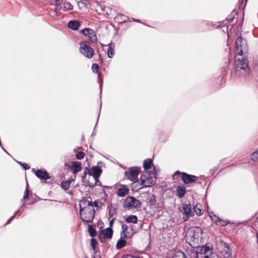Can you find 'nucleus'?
<instances>
[{"label": "nucleus", "instance_id": "nucleus-1", "mask_svg": "<svg viewBox=\"0 0 258 258\" xmlns=\"http://www.w3.org/2000/svg\"><path fill=\"white\" fill-rule=\"evenodd\" d=\"M89 204V201L83 199L80 202V218L84 223H92L95 216V210L92 206H87Z\"/></svg>", "mask_w": 258, "mask_h": 258}, {"label": "nucleus", "instance_id": "nucleus-2", "mask_svg": "<svg viewBox=\"0 0 258 258\" xmlns=\"http://www.w3.org/2000/svg\"><path fill=\"white\" fill-rule=\"evenodd\" d=\"M235 67L237 75L239 74L242 76H245L249 72L248 60L246 58H243L242 55L239 56L236 54Z\"/></svg>", "mask_w": 258, "mask_h": 258}, {"label": "nucleus", "instance_id": "nucleus-3", "mask_svg": "<svg viewBox=\"0 0 258 258\" xmlns=\"http://www.w3.org/2000/svg\"><path fill=\"white\" fill-rule=\"evenodd\" d=\"M156 178L155 168L154 167L153 170L146 171L141 175L140 181L142 188L152 186L155 184Z\"/></svg>", "mask_w": 258, "mask_h": 258}, {"label": "nucleus", "instance_id": "nucleus-4", "mask_svg": "<svg viewBox=\"0 0 258 258\" xmlns=\"http://www.w3.org/2000/svg\"><path fill=\"white\" fill-rule=\"evenodd\" d=\"M213 253L212 248L204 245L197 249L196 258H212Z\"/></svg>", "mask_w": 258, "mask_h": 258}, {"label": "nucleus", "instance_id": "nucleus-5", "mask_svg": "<svg viewBox=\"0 0 258 258\" xmlns=\"http://www.w3.org/2000/svg\"><path fill=\"white\" fill-rule=\"evenodd\" d=\"M178 175H181V179L185 184L192 183L197 181L199 179L198 176L190 175L184 172L180 173L178 171L174 173L173 175V177L175 178V177L177 176Z\"/></svg>", "mask_w": 258, "mask_h": 258}, {"label": "nucleus", "instance_id": "nucleus-6", "mask_svg": "<svg viewBox=\"0 0 258 258\" xmlns=\"http://www.w3.org/2000/svg\"><path fill=\"white\" fill-rule=\"evenodd\" d=\"M140 168L137 167H133L130 168L125 172V176L134 183L138 181V175L140 173Z\"/></svg>", "mask_w": 258, "mask_h": 258}, {"label": "nucleus", "instance_id": "nucleus-7", "mask_svg": "<svg viewBox=\"0 0 258 258\" xmlns=\"http://www.w3.org/2000/svg\"><path fill=\"white\" fill-rule=\"evenodd\" d=\"M80 51L85 57L89 58H91L94 53V50L86 41L80 43Z\"/></svg>", "mask_w": 258, "mask_h": 258}, {"label": "nucleus", "instance_id": "nucleus-8", "mask_svg": "<svg viewBox=\"0 0 258 258\" xmlns=\"http://www.w3.org/2000/svg\"><path fill=\"white\" fill-rule=\"evenodd\" d=\"M246 44L245 41L243 40L241 36L237 38L235 41V53L236 55L241 56L243 54V50H246Z\"/></svg>", "mask_w": 258, "mask_h": 258}, {"label": "nucleus", "instance_id": "nucleus-9", "mask_svg": "<svg viewBox=\"0 0 258 258\" xmlns=\"http://www.w3.org/2000/svg\"><path fill=\"white\" fill-rule=\"evenodd\" d=\"M85 171H88V174L90 176H92L95 181V184L98 185L99 182L98 178L102 172L101 168L98 166H93L91 169L86 168Z\"/></svg>", "mask_w": 258, "mask_h": 258}, {"label": "nucleus", "instance_id": "nucleus-10", "mask_svg": "<svg viewBox=\"0 0 258 258\" xmlns=\"http://www.w3.org/2000/svg\"><path fill=\"white\" fill-rule=\"evenodd\" d=\"M141 202L136 198L128 196L124 201L123 206L124 208H137L140 207Z\"/></svg>", "mask_w": 258, "mask_h": 258}, {"label": "nucleus", "instance_id": "nucleus-11", "mask_svg": "<svg viewBox=\"0 0 258 258\" xmlns=\"http://www.w3.org/2000/svg\"><path fill=\"white\" fill-rule=\"evenodd\" d=\"M191 209L192 207L190 204H184L182 205V214H184L185 216V217L183 218V221H187L189 218L193 217L194 216V212L192 211Z\"/></svg>", "mask_w": 258, "mask_h": 258}, {"label": "nucleus", "instance_id": "nucleus-12", "mask_svg": "<svg viewBox=\"0 0 258 258\" xmlns=\"http://www.w3.org/2000/svg\"><path fill=\"white\" fill-rule=\"evenodd\" d=\"M113 230L111 228H107L102 230L99 235V238L101 242H104L106 238L110 239L112 237Z\"/></svg>", "mask_w": 258, "mask_h": 258}, {"label": "nucleus", "instance_id": "nucleus-13", "mask_svg": "<svg viewBox=\"0 0 258 258\" xmlns=\"http://www.w3.org/2000/svg\"><path fill=\"white\" fill-rule=\"evenodd\" d=\"M81 32L85 36H88L92 42H96L97 38L95 32L90 28H85L81 31Z\"/></svg>", "mask_w": 258, "mask_h": 258}, {"label": "nucleus", "instance_id": "nucleus-14", "mask_svg": "<svg viewBox=\"0 0 258 258\" xmlns=\"http://www.w3.org/2000/svg\"><path fill=\"white\" fill-rule=\"evenodd\" d=\"M36 176L40 179H49L50 177L45 170L38 169L35 172Z\"/></svg>", "mask_w": 258, "mask_h": 258}, {"label": "nucleus", "instance_id": "nucleus-15", "mask_svg": "<svg viewBox=\"0 0 258 258\" xmlns=\"http://www.w3.org/2000/svg\"><path fill=\"white\" fill-rule=\"evenodd\" d=\"M222 255L224 258H232L231 250L228 245L224 244L222 250L221 251Z\"/></svg>", "mask_w": 258, "mask_h": 258}, {"label": "nucleus", "instance_id": "nucleus-16", "mask_svg": "<svg viewBox=\"0 0 258 258\" xmlns=\"http://www.w3.org/2000/svg\"><path fill=\"white\" fill-rule=\"evenodd\" d=\"M128 188L125 185H121L118 188L116 194L118 197H123L128 194Z\"/></svg>", "mask_w": 258, "mask_h": 258}, {"label": "nucleus", "instance_id": "nucleus-17", "mask_svg": "<svg viewBox=\"0 0 258 258\" xmlns=\"http://www.w3.org/2000/svg\"><path fill=\"white\" fill-rule=\"evenodd\" d=\"M82 170V164L80 162L76 161L72 163V170L74 174Z\"/></svg>", "mask_w": 258, "mask_h": 258}, {"label": "nucleus", "instance_id": "nucleus-18", "mask_svg": "<svg viewBox=\"0 0 258 258\" xmlns=\"http://www.w3.org/2000/svg\"><path fill=\"white\" fill-rule=\"evenodd\" d=\"M68 27L74 30H77L79 29L80 24L78 21L72 20L68 23Z\"/></svg>", "mask_w": 258, "mask_h": 258}, {"label": "nucleus", "instance_id": "nucleus-19", "mask_svg": "<svg viewBox=\"0 0 258 258\" xmlns=\"http://www.w3.org/2000/svg\"><path fill=\"white\" fill-rule=\"evenodd\" d=\"M177 195L179 198H183L185 194L186 188L184 186H178L177 187Z\"/></svg>", "mask_w": 258, "mask_h": 258}, {"label": "nucleus", "instance_id": "nucleus-20", "mask_svg": "<svg viewBox=\"0 0 258 258\" xmlns=\"http://www.w3.org/2000/svg\"><path fill=\"white\" fill-rule=\"evenodd\" d=\"M108 46L107 55L109 58H112L114 54L115 45L114 43H110Z\"/></svg>", "mask_w": 258, "mask_h": 258}, {"label": "nucleus", "instance_id": "nucleus-21", "mask_svg": "<svg viewBox=\"0 0 258 258\" xmlns=\"http://www.w3.org/2000/svg\"><path fill=\"white\" fill-rule=\"evenodd\" d=\"M87 174V171L85 170L83 173V176L82 177V180H83V182L85 184V185L86 186H89L90 187H93L95 185H96V184H95V183L90 182L89 181H88V180L86 178Z\"/></svg>", "mask_w": 258, "mask_h": 258}, {"label": "nucleus", "instance_id": "nucleus-22", "mask_svg": "<svg viewBox=\"0 0 258 258\" xmlns=\"http://www.w3.org/2000/svg\"><path fill=\"white\" fill-rule=\"evenodd\" d=\"M124 238L123 236H121L120 239L117 241L116 247L117 249H120L123 247L126 243V240L123 239Z\"/></svg>", "mask_w": 258, "mask_h": 258}, {"label": "nucleus", "instance_id": "nucleus-23", "mask_svg": "<svg viewBox=\"0 0 258 258\" xmlns=\"http://www.w3.org/2000/svg\"><path fill=\"white\" fill-rule=\"evenodd\" d=\"M152 165V160L150 158H147L144 160L143 167L147 170L151 168Z\"/></svg>", "mask_w": 258, "mask_h": 258}, {"label": "nucleus", "instance_id": "nucleus-24", "mask_svg": "<svg viewBox=\"0 0 258 258\" xmlns=\"http://www.w3.org/2000/svg\"><path fill=\"white\" fill-rule=\"evenodd\" d=\"M125 221L127 223H133L136 224L138 222V218L135 215H131L126 218Z\"/></svg>", "mask_w": 258, "mask_h": 258}, {"label": "nucleus", "instance_id": "nucleus-25", "mask_svg": "<svg viewBox=\"0 0 258 258\" xmlns=\"http://www.w3.org/2000/svg\"><path fill=\"white\" fill-rule=\"evenodd\" d=\"M63 10L67 11L69 10H72L73 9V6L69 2H64L63 3Z\"/></svg>", "mask_w": 258, "mask_h": 258}, {"label": "nucleus", "instance_id": "nucleus-26", "mask_svg": "<svg viewBox=\"0 0 258 258\" xmlns=\"http://www.w3.org/2000/svg\"><path fill=\"white\" fill-rule=\"evenodd\" d=\"M116 19L118 21H120L119 23H125L128 21V18L126 17L124 15L119 14L116 17Z\"/></svg>", "mask_w": 258, "mask_h": 258}, {"label": "nucleus", "instance_id": "nucleus-27", "mask_svg": "<svg viewBox=\"0 0 258 258\" xmlns=\"http://www.w3.org/2000/svg\"><path fill=\"white\" fill-rule=\"evenodd\" d=\"M194 211L197 215H202L203 214V211L201 209V205L200 204H196L194 207Z\"/></svg>", "mask_w": 258, "mask_h": 258}, {"label": "nucleus", "instance_id": "nucleus-28", "mask_svg": "<svg viewBox=\"0 0 258 258\" xmlns=\"http://www.w3.org/2000/svg\"><path fill=\"white\" fill-rule=\"evenodd\" d=\"M71 183V180H67L66 181H62L61 182V187L63 189H64L65 190H67L69 189L70 186V184Z\"/></svg>", "mask_w": 258, "mask_h": 258}, {"label": "nucleus", "instance_id": "nucleus-29", "mask_svg": "<svg viewBox=\"0 0 258 258\" xmlns=\"http://www.w3.org/2000/svg\"><path fill=\"white\" fill-rule=\"evenodd\" d=\"M107 208L109 210V217H112L115 214V209L113 208L111 205L108 206Z\"/></svg>", "mask_w": 258, "mask_h": 258}, {"label": "nucleus", "instance_id": "nucleus-30", "mask_svg": "<svg viewBox=\"0 0 258 258\" xmlns=\"http://www.w3.org/2000/svg\"><path fill=\"white\" fill-rule=\"evenodd\" d=\"M122 232L121 233V236H123L124 237H126V231L128 229V226L124 224H123L121 226Z\"/></svg>", "mask_w": 258, "mask_h": 258}, {"label": "nucleus", "instance_id": "nucleus-31", "mask_svg": "<svg viewBox=\"0 0 258 258\" xmlns=\"http://www.w3.org/2000/svg\"><path fill=\"white\" fill-rule=\"evenodd\" d=\"M156 203V197L154 195H151L149 201V204L151 206H154Z\"/></svg>", "mask_w": 258, "mask_h": 258}, {"label": "nucleus", "instance_id": "nucleus-32", "mask_svg": "<svg viewBox=\"0 0 258 258\" xmlns=\"http://www.w3.org/2000/svg\"><path fill=\"white\" fill-rule=\"evenodd\" d=\"M88 231L90 236L92 237H95L96 234V231L93 229L92 226L88 225Z\"/></svg>", "mask_w": 258, "mask_h": 258}, {"label": "nucleus", "instance_id": "nucleus-33", "mask_svg": "<svg viewBox=\"0 0 258 258\" xmlns=\"http://www.w3.org/2000/svg\"><path fill=\"white\" fill-rule=\"evenodd\" d=\"M250 159L254 162L258 160V152L256 151L251 154Z\"/></svg>", "mask_w": 258, "mask_h": 258}, {"label": "nucleus", "instance_id": "nucleus-34", "mask_svg": "<svg viewBox=\"0 0 258 258\" xmlns=\"http://www.w3.org/2000/svg\"><path fill=\"white\" fill-rule=\"evenodd\" d=\"M62 0H51V3L52 5H55L57 7H60Z\"/></svg>", "mask_w": 258, "mask_h": 258}, {"label": "nucleus", "instance_id": "nucleus-35", "mask_svg": "<svg viewBox=\"0 0 258 258\" xmlns=\"http://www.w3.org/2000/svg\"><path fill=\"white\" fill-rule=\"evenodd\" d=\"M216 223H219V224H220L222 226H224L227 225V224L229 222H227L226 221H224V220H221L219 218H217V219L216 220Z\"/></svg>", "mask_w": 258, "mask_h": 258}, {"label": "nucleus", "instance_id": "nucleus-36", "mask_svg": "<svg viewBox=\"0 0 258 258\" xmlns=\"http://www.w3.org/2000/svg\"><path fill=\"white\" fill-rule=\"evenodd\" d=\"M85 156V154L81 151H78L76 155V157L77 159L81 160Z\"/></svg>", "mask_w": 258, "mask_h": 258}, {"label": "nucleus", "instance_id": "nucleus-37", "mask_svg": "<svg viewBox=\"0 0 258 258\" xmlns=\"http://www.w3.org/2000/svg\"><path fill=\"white\" fill-rule=\"evenodd\" d=\"M99 79V87L100 89V94L102 93V85H103V77L101 74H99L98 76Z\"/></svg>", "mask_w": 258, "mask_h": 258}, {"label": "nucleus", "instance_id": "nucleus-38", "mask_svg": "<svg viewBox=\"0 0 258 258\" xmlns=\"http://www.w3.org/2000/svg\"><path fill=\"white\" fill-rule=\"evenodd\" d=\"M92 70L94 73H98L99 70L98 65L97 63H93L92 66Z\"/></svg>", "mask_w": 258, "mask_h": 258}, {"label": "nucleus", "instance_id": "nucleus-39", "mask_svg": "<svg viewBox=\"0 0 258 258\" xmlns=\"http://www.w3.org/2000/svg\"><path fill=\"white\" fill-rule=\"evenodd\" d=\"M61 9V6L60 7H57L54 9V12L56 13L57 16L60 15V10Z\"/></svg>", "mask_w": 258, "mask_h": 258}, {"label": "nucleus", "instance_id": "nucleus-40", "mask_svg": "<svg viewBox=\"0 0 258 258\" xmlns=\"http://www.w3.org/2000/svg\"><path fill=\"white\" fill-rule=\"evenodd\" d=\"M91 245H92V248L93 249H95L96 244H97L96 240L94 238H92L91 240Z\"/></svg>", "mask_w": 258, "mask_h": 258}, {"label": "nucleus", "instance_id": "nucleus-41", "mask_svg": "<svg viewBox=\"0 0 258 258\" xmlns=\"http://www.w3.org/2000/svg\"><path fill=\"white\" fill-rule=\"evenodd\" d=\"M89 204L88 205H87V206H92V208L94 209V207H97L98 206V203L97 202H91L90 201H89Z\"/></svg>", "mask_w": 258, "mask_h": 258}, {"label": "nucleus", "instance_id": "nucleus-42", "mask_svg": "<svg viewBox=\"0 0 258 258\" xmlns=\"http://www.w3.org/2000/svg\"><path fill=\"white\" fill-rule=\"evenodd\" d=\"M18 163L19 164L23 166V168H24V169H25V170L29 169L30 168V166H28V165L27 164H26V163H22V162H18Z\"/></svg>", "mask_w": 258, "mask_h": 258}, {"label": "nucleus", "instance_id": "nucleus-43", "mask_svg": "<svg viewBox=\"0 0 258 258\" xmlns=\"http://www.w3.org/2000/svg\"><path fill=\"white\" fill-rule=\"evenodd\" d=\"M173 258H187L183 252H180L178 253L177 256H175Z\"/></svg>", "mask_w": 258, "mask_h": 258}, {"label": "nucleus", "instance_id": "nucleus-44", "mask_svg": "<svg viewBox=\"0 0 258 258\" xmlns=\"http://www.w3.org/2000/svg\"><path fill=\"white\" fill-rule=\"evenodd\" d=\"M28 195H29V190L28 189H26L25 192H24V196H23V199H26L28 198Z\"/></svg>", "mask_w": 258, "mask_h": 258}, {"label": "nucleus", "instance_id": "nucleus-45", "mask_svg": "<svg viewBox=\"0 0 258 258\" xmlns=\"http://www.w3.org/2000/svg\"><path fill=\"white\" fill-rule=\"evenodd\" d=\"M121 258H134V256L131 254H126L122 256Z\"/></svg>", "mask_w": 258, "mask_h": 258}, {"label": "nucleus", "instance_id": "nucleus-46", "mask_svg": "<svg viewBox=\"0 0 258 258\" xmlns=\"http://www.w3.org/2000/svg\"><path fill=\"white\" fill-rule=\"evenodd\" d=\"M15 215H13L12 217H11V218L10 219H9L6 223V224H10L11 221L14 219V218H15Z\"/></svg>", "mask_w": 258, "mask_h": 258}, {"label": "nucleus", "instance_id": "nucleus-47", "mask_svg": "<svg viewBox=\"0 0 258 258\" xmlns=\"http://www.w3.org/2000/svg\"><path fill=\"white\" fill-rule=\"evenodd\" d=\"M81 2L85 5H88L89 4V2L88 0H82Z\"/></svg>", "mask_w": 258, "mask_h": 258}, {"label": "nucleus", "instance_id": "nucleus-48", "mask_svg": "<svg viewBox=\"0 0 258 258\" xmlns=\"http://www.w3.org/2000/svg\"><path fill=\"white\" fill-rule=\"evenodd\" d=\"M130 21H135V22H140V21L139 20H138V19H135L134 18H132Z\"/></svg>", "mask_w": 258, "mask_h": 258}, {"label": "nucleus", "instance_id": "nucleus-49", "mask_svg": "<svg viewBox=\"0 0 258 258\" xmlns=\"http://www.w3.org/2000/svg\"><path fill=\"white\" fill-rule=\"evenodd\" d=\"M113 222H114V220L112 219V220H111L110 222H109V226H110V228H111L113 224Z\"/></svg>", "mask_w": 258, "mask_h": 258}, {"label": "nucleus", "instance_id": "nucleus-50", "mask_svg": "<svg viewBox=\"0 0 258 258\" xmlns=\"http://www.w3.org/2000/svg\"><path fill=\"white\" fill-rule=\"evenodd\" d=\"M20 214H21V213H20V209H19L18 210H17V211L15 212V214H14V215H15V216H16V215H20Z\"/></svg>", "mask_w": 258, "mask_h": 258}, {"label": "nucleus", "instance_id": "nucleus-51", "mask_svg": "<svg viewBox=\"0 0 258 258\" xmlns=\"http://www.w3.org/2000/svg\"><path fill=\"white\" fill-rule=\"evenodd\" d=\"M94 258H101V256L100 255L95 254L94 256Z\"/></svg>", "mask_w": 258, "mask_h": 258}, {"label": "nucleus", "instance_id": "nucleus-52", "mask_svg": "<svg viewBox=\"0 0 258 258\" xmlns=\"http://www.w3.org/2000/svg\"><path fill=\"white\" fill-rule=\"evenodd\" d=\"M78 149H82V148H81V147L78 148V149H76V150H75V151H78Z\"/></svg>", "mask_w": 258, "mask_h": 258}, {"label": "nucleus", "instance_id": "nucleus-53", "mask_svg": "<svg viewBox=\"0 0 258 258\" xmlns=\"http://www.w3.org/2000/svg\"><path fill=\"white\" fill-rule=\"evenodd\" d=\"M244 1H245L244 7H245V5H246V4L247 3V0H244Z\"/></svg>", "mask_w": 258, "mask_h": 258}, {"label": "nucleus", "instance_id": "nucleus-54", "mask_svg": "<svg viewBox=\"0 0 258 258\" xmlns=\"http://www.w3.org/2000/svg\"><path fill=\"white\" fill-rule=\"evenodd\" d=\"M256 222H257V224H258V217H257V218H256Z\"/></svg>", "mask_w": 258, "mask_h": 258}, {"label": "nucleus", "instance_id": "nucleus-55", "mask_svg": "<svg viewBox=\"0 0 258 258\" xmlns=\"http://www.w3.org/2000/svg\"><path fill=\"white\" fill-rule=\"evenodd\" d=\"M3 150L5 151V152H6V153H7V151H6V150H5V149H3Z\"/></svg>", "mask_w": 258, "mask_h": 258}, {"label": "nucleus", "instance_id": "nucleus-56", "mask_svg": "<svg viewBox=\"0 0 258 258\" xmlns=\"http://www.w3.org/2000/svg\"><path fill=\"white\" fill-rule=\"evenodd\" d=\"M3 150L5 151V152H6V153H7V151H6V150H5V149H3Z\"/></svg>", "mask_w": 258, "mask_h": 258}, {"label": "nucleus", "instance_id": "nucleus-57", "mask_svg": "<svg viewBox=\"0 0 258 258\" xmlns=\"http://www.w3.org/2000/svg\"><path fill=\"white\" fill-rule=\"evenodd\" d=\"M3 150L5 151V152H6V153H7V151H6V150H5V149H3Z\"/></svg>", "mask_w": 258, "mask_h": 258}, {"label": "nucleus", "instance_id": "nucleus-58", "mask_svg": "<svg viewBox=\"0 0 258 258\" xmlns=\"http://www.w3.org/2000/svg\"><path fill=\"white\" fill-rule=\"evenodd\" d=\"M3 150L5 151V152H6V153H7V151H6V150H5V149H3Z\"/></svg>", "mask_w": 258, "mask_h": 258}, {"label": "nucleus", "instance_id": "nucleus-59", "mask_svg": "<svg viewBox=\"0 0 258 258\" xmlns=\"http://www.w3.org/2000/svg\"><path fill=\"white\" fill-rule=\"evenodd\" d=\"M24 205H25V204H23L22 205V206H21V208L24 207Z\"/></svg>", "mask_w": 258, "mask_h": 258}, {"label": "nucleus", "instance_id": "nucleus-60", "mask_svg": "<svg viewBox=\"0 0 258 258\" xmlns=\"http://www.w3.org/2000/svg\"><path fill=\"white\" fill-rule=\"evenodd\" d=\"M233 165H234V164H232L230 166H233Z\"/></svg>", "mask_w": 258, "mask_h": 258}, {"label": "nucleus", "instance_id": "nucleus-61", "mask_svg": "<svg viewBox=\"0 0 258 258\" xmlns=\"http://www.w3.org/2000/svg\"><path fill=\"white\" fill-rule=\"evenodd\" d=\"M256 151L258 152V148H257V149Z\"/></svg>", "mask_w": 258, "mask_h": 258}]
</instances>
